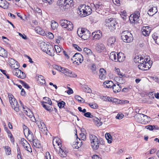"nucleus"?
Returning a JSON list of instances; mask_svg holds the SVG:
<instances>
[{
  "mask_svg": "<svg viewBox=\"0 0 159 159\" xmlns=\"http://www.w3.org/2000/svg\"><path fill=\"white\" fill-rule=\"evenodd\" d=\"M134 61L139 64L138 66V68L143 70H148L151 67L152 65V61L150 60V59L147 57L143 58L141 55L136 56L134 58Z\"/></svg>",
  "mask_w": 159,
  "mask_h": 159,
  "instance_id": "1",
  "label": "nucleus"
},
{
  "mask_svg": "<svg viewBox=\"0 0 159 159\" xmlns=\"http://www.w3.org/2000/svg\"><path fill=\"white\" fill-rule=\"evenodd\" d=\"M53 68L57 70L64 73L65 75L69 76L71 77H76L77 76L76 75L74 72H72L64 67H62L58 65H55L54 66Z\"/></svg>",
  "mask_w": 159,
  "mask_h": 159,
  "instance_id": "2",
  "label": "nucleus"
},
{
  "mask_svg": "<svg viewBox=\"0 0 159 159\" xmlns=\"http://www.w3.org/2000/svg\"><path fill=\"white\" fill-rule=\"evenodd\" d=\"M77 33L79 36L84 40L88 39L90 36V32L84 28H78Z\"/></svg>",
  "mask_w": 159,
  "mask_h": 159,
  "instance_id": "3",
  "label": "nucleus"
},
{
  "mask_svg": "<svg viewBox=\"0 0 159 159\" xmlns=\"http://www.w3.org/2000/svg\"><path fill=\"white\" fill-rule=\"evenodd\" d=\"M121 37L124 42L126 43H130L133 40L132 34L128 31H123L121 34Z\"/></svg>",
  "mask_w": 159,
  "mask_h": 159,
  "instance_id": "4",
  "label": "nucleus"
},
{
  "mask_svg": "<svg viewBox=\"0 0 159 159\" xmlns=\"http://www.w3.org/2000/svg\"><path fill=\"white\" fill-rule=\"evenodd\" d=\"M89 139L93 149L95 150L98 149L100 143L98 138L95 135L91 134L89 136Z\"/></svg>",
  "mask_w": 159,
  "mask_h": 159,
  "instance_id": "5",
  "label": "nucleus"
},
{
  "mask_svg": "<svg viewBox=\"0 0 159 159\" xmlns=\"http://www.w3.org/2000/svg\"><path fill=\"white\" fill-rule=\"evenodd\" d=\"M106 25L111 31L115 29L117 23L115 19L111 18L109 19H107L106 20Z\"/></svg>",
  "mask_w": 159,
  "mask_h": 159,
  "instance_id": "6",
  "label": "nucleus"
},
{
  "mask_svg": "<svg viewBox=\"0 0 159 159\" xmlns=\"http://www.w3.org/2000/svg\"><path fill=\"white\" fill-rule=\"evenodd\" d=\"M61 25L63 28H66L68 30H72L73 28L72 23L66 20H61L60 21Z\"/></svg>",
  "mask_w": 159,
  "mask_h": 159,
  "instance_id": "7",
  "label": "nucleus"
},
{
  "mask_svg": "<svg viewBox=\"0 0 159 159\" xmlns=\"http://www.w3.org/2000/svg\"><path fill=\"white\" fill-rule=\"evenodd\" d=\"M23 129L25 136L27 137L28 140H32L34 136L32 132L25 125H23Z\"/></svg>",
  "mask_w": 159,
  "mask_h": 159,
  "instance_id": "8",
  "label": "nucleus"
},
{
  "mask_svg": "<svg viewBox=\"0 0 159 159\" xmlns=\"http://www.w3.org/2000/svg\"><path fill=\"white\" fill-rule=\"evenodd\" d=\"M102 99L104 101H111L117 104H121L124 102L123 100H119L117 99L114 98H111V99L110 98L105 96L103 97Z\"/></svg>",
  "mask_w": 159,
  "mask_h": 159,
  "instance_id": "9",
  "label": "nucleus"
},
{
  "mask_svg": "<svg viewBox=\"0 0 159 159\" xmlns=\"http://www.w3.org/2000/svg\"><path fill=\"white\" fill-rule=\"evenodd\" d=\"M8 61L9 62L10 66L13 69L18 68L20 67L19 63L13 59L11 58H9Z\"/></svg>",
  "mask_w": 159,
  "mask_h": 159,
  "instance_id": "10",
  "label": "nucleus"
},
{
  "mask_svg": "<svg viewBox=\"0 0 159 159\" xmlns=\"http://www.w3.org/2000/svg\"><path fill=\"white\" fill-rule=\"evenodd\" d=\"M72 60H74L75 61H79L80 63H81L83 61V58L82 55L80 53H76L73 56L72 58Z\"/></svg>",
  "mask_w": 159,
  "mask_h": 159,
  "instance_id": "11",
  "label": "nucleus"
},
{
  "mask_svg": "<svg viewBox=\"0 0 159 159\" xmlns=\"http://www.w3.org/2000/svg\"><path fill=\"white\" fill-rule=\"evenodd\" d=\"M59 152L58 153L59 156L62 157H65L67 156V152L65 148L63 147L62 145L59 146Z\"/></svg>",
  "mask_w": 159,
  "mask_h": 159,
  "instance_id": "12",
  "label": "nucleus"
},
{
  "mask_svg": "<svg viewBox=\"0 0 159 159\" xmlns=\"http://www.w3.org/2000/svg\"><path fill=\"white\" fill-rule=\"evenodd\" d=\"M142 31L143 34L145 36H147L150 33L151 28L148 26H143L142 28Z\"/></svg>",
  "mask_w": 159,
  "mask_h": 159,
  "instance_id": "13",
  "label": "nucleus"
},
{
  "mask_svg": "<svg viewBox=\"0 0 159 159\" xmlns=\"http://www.w3.org/2000/svg\"><path fill=\"white\" fill-rule=\"evenodd\" d=\"M84 8V7H82L80 5L79 7V10L78 11V14L82 17H84L88 15Z\"/></svg>",
  "mask_w": 159,
  "mask_h": 159,
  "instance_id": "14",
  "label": "nucleus"
},
{
  "mask_svg": "<svg viewBox=\"0 0 159 159\" xmlns=\"http://www.w3.org/2000/svg\"><path fill=\"white\" fill-rule=\"evenodd\" d=\"M93 8H95V10L97 12L99 11L100 10H102L104 8V6L103 5L102 3L101 2H98L95 4H93Z\"/></svg>",
  "mask_w": 159,
  "mask_h": 159,
  "instance_id": "15",
  "label": "nucleus"
},
{
  "mask_svg": "<svg viewBox=\"0 0 159 159\" xmlns=\"http://www.w3.org/2000/svg\"><path fill=\"white\" fill-rule=\"evenodd\" d=\"M105 47L104 45L101 43H98L95 45V50L99 53H100L105 49Z\"/></svg>",
  "mask_w": 159,
  "mask_h": 159,
  "instance_id": "16",
  "label": "nucleus"
},
{
  "mask_svg": "<svg viewBox=\"0 0 159 159\" xmlns=\"http://www.w3.org/2000/svg\"><path fill=\"white\" fill-rule=\"evenodd\" d=\"M112 88L114 93H117L120 91L121 86L120 84L115 83L114 84Z\"/></svg>",
  "mask_w": 159,
  "mask_h": 159,
  "instance_id": "17",
  "label": "nucleus"
},
{
  "mask_svg": "<svg viewBox=\"0 0 159 159\" xmlns=\"http://www.w3.org/2000/svg\"><path fill=\"white\" fill-rule=\"evenodd\" d=\"M11 105L12 107L14 109V110L16 112L19 111V106L17 101L16 100L13 101H11Z\"/></svg>",
  "mask_w": 159,
  "mask_h": 159,
  "instance_id": "18",
  "label": "nucleus"
},
{
  "mask_svg": "<svg viewBox=\"0 0 159 159\" xmlns=\"http://www.w3.org/2000/svg\"><path fill=\"white\" fill-rule=\"evenodd\" d=\"M116 38L114 37L109 38L107 40V45L108 46L113 47L116 44Z\"/></svg>",
  "mask_w": 159,
  "mask_h": 159,
  "instance_id": "19",
  "label": "nucleus"
},
{
  "mask_svg": "<svg viewBox=\"0 0 159 159\" xmlns=\"http://www.w3.org/2000/svg\"><path fill=\"white\" fill-rule=\"evenodd\" d=\"M32 140H28L30 142H32L34 146L37 148H39L41 147V145L39 141L37 139H35V137L33 136Z\"/></svg>",
  "mask_w": 159,
  "mask_h": 159,
  "instance_id": "20",
  "label": "nucleus"
},
{
  "mask_svg": "<svg viewBox=\"0 0 159 159\" xmlns=\"http://www.w3.org/2000/svg\"><path fill=\"white\" fill-rule=\"evenodd\" d=\"M92 34L94 35V39H99L102 36V33L100 30H97L92 33Z\"/></svg>",
  "mask_w": 159,
  "mask_h": 159,
  "instance_id": "21",
  "label": "nucleus"
},
{
  "mask_svg": "<svg viewBox=\"0 0 159 159\" xmlns=\"http://www.w3.org/2000/svg\"><path fill=\"white\" fill-rule=\"evenodd\" d=\"M9 3L6 0H0V7L5 9L8 8Z\"/></svg>",
  "mask_w": 159,
  "mask_h": 159,
  "instance_id": "22",
  "label": "nucleus"
},
{
  "mask_svg": "<svg viewBox=\"0 0 159 159\" xmlns=\"http://www.w3.org/2000/svg\"><path fill=\"white\" fill-rule=\"evenodd\" d=\"M114 83L112 81H106L103 84V86L105 88H111L112 87Z\"/></svg>",
  "mask_w": 159,
  "mask_h": 159,
  "instance_id": "23",
  "label": "nucleus"
},
{
  "mask_svg": "<svg viewBox=\"0 0 159 159\" xmlns=\"http://www.w3.org/2000/svg\"><path fill=\"white\" fill-rule=\"evenodd\" d=\"M51 45L47 44H46L45 43H41L40 46V48L44 52H46L49 47H50Z\"/></svg>",
  "mask_w": 159,
  "mask_h": 159,
  "instance_id": "24",
  "label": "nucleus"
},
{
  "mask_svg": "<svg viewBox=\"0 0 159 159\" xmlns=\"http://www.w3.org/2000/svg\"><path fill=\"white\" fill-rule=\"evenodd\" d=\"M125 58L124 54L121 52H120L117 54V61L120 62L123 61Z\"/></svg>",
  "mask_w": 159,
  "mask_h": 159,
  "instance_id": "25",
  "label": "nucleus"
},
{
  "mask_svg": "<svg viewBox=\"0 0 159 159\" xmlns=\"http://www.w3.org/2000/svg\"><path fill=\"white\" fill-rule=\"evenodd\" d=\"M157 11V9L156 7H153L149 10L148 11V14L151 16L156 14Z\"/></svg>",
  "mask_w": 159,
  "mask_h": 159,
  "instance_id": "26",
  "label": "nucleus"
},
{
  "mask_svg": "<svg viewBox=\"0 0 159 159\" xmlns=\"http://www.w3.org/2000/svg\"><path fill=\"white\" fill-rule=\"evenodd\" d=\"M92 120L94 122L95 125L97 126H101L102 124L99 119L94 116L92 119Z\"/></svg>",
  "mask_w": 159,
  "mask_h": 159,
  "instance_id": "27",
  "label": "nucleus"
},
{
  "mask_svg": "<svg viewBox=\"0 0 159 159\" xmlns=\"http://www.w3.org/2000/svg\"><path fill=\"white\" fill-rule=\"evenodd\" d=\"M25 113L26 114V115L29 116L30 118H32V117H33V119H32V121L35 122V121H36V119L35 118V117L34 116L33 114L30 110L28 109V111L27 110H25Z\"/></svg>",
  "mask_w": 159,
  "mask_h": 159,
  "instance_id": "28",
  "label": "nucleus"
},
{
  "mask_svg": "<svg viewBox=\"0 0 159 159\" xmlns=\"http://www.w3.org/2000/svg\"><path fill=\"white\" fill-rule=\"evenodd\" d=\"M54 52L55 51L54 48L53 46H52L51 45L50 47L49 48L48 50V51H47L46 53L50 56H53L54 55Z\"/></svg>",
  "mask_w": 159,
  "mask_h": 159,
  "instance_id": "29",
  "label": "nucleus"
},
{
  "mask_svg": "<svg viewBox=\"0 0 159 159\" xmlns=\"http://www.w3.org/2000/svg\"><path fill=\"white\" fill-rule=\"evenodd\" d=\"M142 117H143V114L141 113L137 114L134 117L135 120L138 122L142 124Z\"/></svg>",
  "mask_w": 159,
  "mask_h": 159,
  "instance_id": "30",
  "label": "nucleus"
},
{
  "mask_svg": "<svg viewBox=\"0 0 159 159\" xmlns=\"http://www.w3.org/2000/svg\"><path fill=\"white\" fill-rule=\"evenodd\" d=\"M117 55L114 52H112L110 53L109 57L112 61L117 62Z\"/></svg>",
  "mask_w": 159,
  "mask_h": 159,
  "instance_id": "31",
  "label": "nucleus"
},
{
  "mask_svg": "<svg viewBox=\"0 0 159 159\" xmlns=\"http://www.w3.org/2000/svg\"><path fill=\"white\" fill-rule=\"evenodd\" d=\"M7 51L3 48L0 47V56L3 57H7Z\"/></svg>",
  "mask_w": 159,
  "mask_h": 159,
  "instance_id": "32",
  "label": "nucleus"
},
{
  "mask_svg": "<svg viewBox=\"0 0 159 159\" xmlns=\"http://www.w3.org/2000/svg\"><path fill=\"white\" fill-rule=\"evenodd\" d=\"M60 139L58 137L55 138L53 140V144L54 146L55 144H57L59 147L61 146V143Z\"/></svg>",
  "mask_w": 159,
  "mask_h": 159,
  "instance_id": "33",
  "label": "nucleus"
},
{
  "mask_svg": "<svg viewBox=\"0 0 159 159\" xmlns=\"http://www.w3.org/2000/svg\"><path fill=\"white\" fill-rule=\"evenodd\" d=\"M82 7H84V9L86 11V13L88 15H90L91 12L92 10L91 8L89 6H86L85 5H81Z\"/></svg>",
  "mask_w": 159,
  "mask_h": 159,
  "instance_id": "34",
  "label": "nucleus"
},
{
  "mask_svg": "<svg viewBox=\"0 0 159 159\" xmlns=\"http://www.w3.org/2000/svg\"><path fill=\"white\" fill-rule=\"evenodd\" d=\"M39 129L42 132L47 134V129L43 122H42L41 125L39 126Z\"/></svg>",
  "mask_w": 159,
  "mask_h": 159,
  "instance_id": "35",
  "label": "nucleus"
},
{
  "mask_svg": "<svg viewBox=\"0 0 159 159\" xmlns=\"http://www.w3.org/2000/svg\"><path fill=\"white\" fill-rule=\"evenodd\" d=\"M38 81V83L41 85L44 84L45 83V80L43 76L41 75L39 76Z\"/></svg>",
  "mask_w": 159,
  "mask_h": 159,
  "instance_id": "36",
  "label": "nucleus"
},
{
  "mask_svg": "<svg viewBox=\"0 0 159 159\" xmlns=\"http://www.w3.org/2000/svg\"><path fill=\"white\" fill-rule=\"evenodd\" d=\"M143 120L142 121V124H146L150 122L151 120V118L147 115H145L143 118Z\"/></svg>",
  "mask_w": 159,
  "mask_h": 159,
  "instance_id": "37",
  "label": "nucleus"
},
{
  "mask_svg": "<svg viewBox=\"0 0 159 159\" xmlns=\"http://www.w3.org/2000/svg\"><path fill=\"white\" fill-rule=\"evenodd\" d=\"M43 99L44 100V102H42V104H44L47 103L49 105H51L52 104V102L51 101L50 98H49L47 97H44L43 98Z\"/></svg>",
  "mask_w": 159,
  "mask_h": 159,
  "instance_id": "38",
  "label": "nucleus"
},
{
  "mask_svg": "<svg viewBox=\"0 0 159 159\" xmlns=\"http://www.w3.org/2000/svg\"><path fill=\"white\" fill-rule=\"evenodd\" d=\"M119 14L123 19L124 20L126 19L127 17V13L125 10H121L119 12Z\"/></svg>",
  "mask_w": 159,
  "mask_h": 159,
  "instance_id": "39",
  "label": "nucleus"
},
{
  "mask_svg": "<svg viewBox=\"0 0 159 159\" xmlns=\"http://www.w3.org/2000/svg\"><path fill=\"white\" fill-rule=\"evenodd\" d=\"M58 26V24L57 22L54 20L52 21L51 26L52 29L53 30L56 29Z\"/></svg>",
  "mask_w": 159,
  "mask_h": 159,
  "instance_id": "40",
  "label": "nucleus"
},
{
  "mask_svg": "<svg viewBox=\"0 0 159 159\" xmlns=\"http://www.w3.org/2000/svg\"><path fill=\"white\" fill-rule=\"evenodd\" d=\"M18 78L23 79L26 77V75L24 72L19 70L18 74L17 76Z\"/></svg>",
  "mask_w": 159,
  "mask_h": 159,
  "instance_id": "41",
  "label": "nucleus"
},
{
  "mask_svg": "<svg viewBox=\"0 0 159 159\" xmlns=\"http://www.w3.org/2000/svg\"><path fill=\"white\" fill-rule=\"evenodd\" d=\"M66 4L65 0H59L57 2V5L60 8H61L62 7Z\"/></svg>",
  "mask_w": 159,
  "mask_h": 159,
  "instance_id": "42",
  "label": "nucleus"
},
{
  "mask_svg": "<svg viewBox=\"0 0 159 159\" xmlns=\"http://www.w3.org/2000/svg\"><path fill=\"white\" fill-rule=\"evenodd\" d=\"M105 137L107 140L108 143H111L112 138L110 134L109 133H106L105 135Z\"/></svg>",
  "mask_w": 159,
  "mask_h": 159,
  "instance_id": "43",
  "label": "nucleus"
},
{
  "mask_svg": "<svg viewBox=\"0 0 159 159\" xmlns=\"http://www.w3.org/2000/svg\"><path fill=\"white\" fill-rule=\"evenodd\" d=\"M152 37L156 43L159 45V36H158L156 34H154L152 35Z\"/></svg>",
  "mask_w": 159,
  "mask_h": 159,
  "instance_id": "44",
  "label": "nucleus"
},
{
  "mask_svg": "<svg viewBox=\"0 0 159 159\" xmlns=\"http://www.w3.org/2000/svg\"><path fill=\"white\" fill-rule=\"evenodd\" d=\"M132 15L130 16V18L129 19L130 20H133L134 22H137L138 21V19L139 18V17H137V15H136L134 14L133 15V16H132Z\"/></svg>",
  "mask_w": 159,
  "mask_h": 159,
  "instance_id": "45",
  "label": "nucleus"
},
{
  "mask_svg": "<svg viewBox=\"0 0 159 159\" xmlns=\"http://www.w3.org/2000/svg\"><path fill=\"white\" fill-rule=\"evenodd\" d=\"M43 107L45 108V109L48 111H52L53 110L52 108L49 106H48L44 104H42Z\"/></svg>",
  "mask_w": 159,
  "mask_h": 159,
  "instance_id": "46",
  "label": "nucleus"
},
{
  "mask_svg": "<svg viewBox=\"0 0 159 159\" xmlns=\"http://www.w3.org/2000/svg\"><path fill=\"white\" fill-rule=\"evenodd\" d=\"M83 51L84 53L88 55H90L92 53L91 50L90 49L86 48H84Z\"/></svg>",
  "mask_w": 159,
  "mask_h": 159,
  "instance_id": "47",
  "label": "nucleus"
},
{
  "mask_svg": "<svg viewBox=\"0 0 159 159\" xmlns=\"http://www.w3.org/2000/svg\"><path fill=\"white\" fill-rule=\"evenodd\" d=\"M69 7V5L68 4H65L64 5H63L62 7L61 8H60L63 11H67Z\"/></svg>",
  "mask_w": 159,
  "mask_h": 159,
  "instance_id": "48",
  "label": "nucleus"
},
{
  "mask_svg": "<svg viewBox=\"0 0 159 159\" xmlns=\"http://www.w3.org/2000/svg\"><path fill=\"white\" fill-rule=\"evenodd\" d=\"M4 149L7 154L9 155L11 153V149L10 147L8 146H5Z\"/></svg>",
  "mask_w": 159,
  "mask_h": 159,
  "instance_id": "49",
  "label": "nucleus"
},
{
  "mask_svg": "<svg viewBox=\"0 0 159 159\" xmlns=\"http://www.w3.org/2000/svg\"><path fill=\"white\" fill-rule=\"evenodd\" d=\"M76 99L80 102H84L85 100L82 98L78 95H76L75 97Z\"/></svg>",
  "mask_w": 159,
  "mask_h": 159,
  "instance_id": "50",
  "label": "nucleus"
},
{
  "mask_svg": "<svg viewBox=\"0 0 159 159\" xmlns=\"http://www.w3.org/2000/svg\"><path fill=\"white\" fill-rule=\"evenodd\" d=\"M12 71L13 74L15 75L17 77L19 72V69H18V68H14Z\"/></svg>",
  "mask_w": 159,
  "mask_h": 159,
  "instance_id": "51",
  "label": "nucleus"
},
{
  "mask_svg": "<svg viewBox=\"0 0 159 159\" xmlns=\"http://www.w3.org/2000/svg\"><path fill=\"white\" fill-rule=\"evenodd\" d=\"M8 97L9 98V102L10 104L11 103V101L13 102L16 100L15 98L14 97V96L11 94H8Z\"/></svg>",
  "mask_w": 159,
  "mask_h": 159,
  "instance_id": "52",
  "label": "nucleus"
},
{
  "mask_svg": "<svg viewBox=\"0 0 159 159\" xmlns=\"http://www.w3.org/2000/svg\"><path fill=\"white\" fill-rule=\"evenodd\" d=\"M65 104V102H64L63 101H61L58 103V106L59 107L61 108L64 107Z\"/></svg>",
  "mask_w": 159,
  "mask_h": 159,
  "instance_id": "53",
  "label": "nucleus"
},
{
  "mask_svg": "<svg viewBox=\"0 0 159 159\" xmlns=\"http://www.w3.org/2000/svg\"><path fill=\"white\" fill-rule=\"evenodd\" d=\"M84 115L87 117L90 118H92V119L94 117V116L91 115V113L89 112L85 113L84 114Z\"/></svg>",
  "mask_w": 159,
  "mask_h": 159,
  "instance_id": "54",
  "label": "nucleus"
},
{
  "mask_svg": "<svg viewBox=\"0 0 159 159\" xmlns=\"http://www.w3.org/2000/svg\"><path fill=\"white\" fill-rule=\"evenodd\" d=\"M20 83L22 84L23 86L25 88H27V89L30 88V86L28 85V84L26 83L24 81L22 80L20 81Z\"/></svg>",
  "mask_w": 159,
  "mask_h": 159,
  "instance_id": "55",
  "label": "nucleus"
},
{
  "mask_svg": "<svg viewBox=\"0 0 159 159\" xmlns=\"http://www.w3.org/2000/svg\"><path fill=\"white\" fill-rule=\"evenodd\" d=\"M74 144L76 145V146H75V147L76 148H79L82 145L81 143H80V141H78V140H77V141L75 142V143Z\"/></svg>",
  "mask_w": 159,
  "mask_h": 159,
  "instance_id": "56",
  "label": "nucleus"
},
{
  "mask_svg": "<svg viewBox=\"0 0 159 159\" xmlns=\"http://www.w3.org/2000/svg\"><path fill=\"white\" fill-rule=\"evenodd\" d=\"M36 29H37V33H38L39 34L43 35H44V31L42 30L41 28H39V27H37Z\"/></svg>",
  "mask_w": 159,
  "mask_h": 159,
  "instance_id": "57",
  "label": "nucleus"
},
{
  "mask_svg": "<svg viewBox=\"0 0 159 159\" xmlns=\"http://www.w3.org/2000/svg\"><path fill=\"white\" fill-rule=\"evenodd\" d=\"M24 148L26 150L30 152H32L29 143L27 144V146H26V147H25Z\"/></svg>",
  "mask_w": 159,
  "mask_h": 159,
  "instance_id": "58",
  "label": "nucleus"
},
{
  "mask_svg": "<svg viewBox=\"0 0 159 159\" xmlns=\"http://www.w3.org/2000/svg\"><path fill=\"white\" fill-rule=\"evenodd\" d=\"M89 105L90 107L93 108H97L98 107V105L95 103L93 104H92V103H89Z\"/></svg>",
  "mask_w": 159,
  "mask_h": 159,
  "instance_id": "59",
  "label": "nucleus"
},
{
  "mask_svg": "<svg viewBox=\"0 0 159 159\" xmlns=\"http://www.w3.org/2000/svg\"><path fill=\"white\" fill-rule=\"evenodd\" d=\"M21 144L25 148L27 146V144H29L28 142L25 140H23L21 142Z\"/></svg>",
  "mask_w": 159,
  "mask_h": 159,
  "instance_id": "60",
  "label": "nucleus"
},
{
  "mask_svg": "<svg viewBox=\"0 0 159 159\" xmlns=\"http://www.w3.org/2000/svg\"><path fill=\"white\" fill-rule=\"evenodd\" d=\"M32 9L33 10H34L36 12L39 13H40L42 12L41 10L37 7H34V9L32 8Z\"/></svg>",
  "mask_w": 159,
  "mask_h": 159,
  "instance_id": "61",
  "label": "nucleus"
},
{
  "mask_svg": "<svg viewBox=\"0 0 159 159\" xmlns=\"http://www.w3.org/2000/svg\"><path fill=\"white\" fill-rule=\"evenodd\" d=\"M54 48L57 53H59L61 51V49L60 47L57 45H55Z\"/></svg>",
  "mask_w": 159,
  "mask_h": 159,
  "instance_id": "62",
  "label": "nucleus"
},
{
  "mask_svg": "<svg viewBox=\"0 0 159 159\" xmlns=\"http://www.w3.org/2000/svg\"><path fill=\"white\" fill-rule=\"evenodd\" d=\"M45 157L46 159H51V156L48 152H47L45 153Z\"/></svg>",
  "mask_w": 159,
  "mask_h": 159,
  "instance_id": "63",
  "label": "nucleus"
},
{
  "mask_svg": "<svg viewBox=\"0 0 159 159\" xmlns=\"http://www.w3.org/2000/svg\"><path fill=\"white\" fill-rule=\"evenodd\" d=\"M123 116L124 115L123 114H118L116 116V118L118 119H121L123 118Z\"/></svg>",
  "mask_w": 159,
  "mask_h": 159,
  "instance_id": "64",
  "label": "nucleus"
}]
</instances>
